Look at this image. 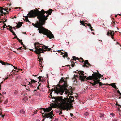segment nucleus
Segmentation results:
<instances>
[{
  "mask_svg": "<svg viewBox=\"0 0 121 121\" xmlns=\"http://www.w3.org/2000/svg\"><path fill=\"white\" fill-rule=\"evenodd\" d=\"M84 22V21H81V20H80V23H81V24L82 25L85 26V24Z\"/></svg>",
  "mask_w": 121,
  "mask_h": 121,
  "instance_id": "25",
  "label": "nucleus"
},
{
  "mask_svg": "<svg viewBox=\"0 0 121 121\" xmlns=\"http://www.w3.org/2000/svg\"><path fill=\"white\" fill-rule=\"evenodd\" d=\"M1 84L0 83V90H1Z\"/></svg>",
  "mask_w": 121,
  "mask_h": 121,
  "instance_id": "60",
  "label": "nucleus"
},
{
  "mask_svg": "<svg viewBox=\"0 0 121 121\" xmlns=\"http://www.w3.org/2000/svg\"><path fill=\"white\" fill-rule=\"evenodd\" d=\"M30 86L31 87H34V86L32 85V84L30 85Z\"/></svg>",
  "mask_w": 121,
  "mask_h": 121,
  "instance_id": "44",
  "label": "nucleus"
},
{
  "mask_svg": "<svg viewBox=\"0 0 121 121\" xmlns=\"http://www.w3.org/2000/svg\"><path fill=\"white\" fill-rule=\"evenodd\" d=\"M20 116L21 117H23L25 113V112L23 109H22L20 111Z\"/></svg>",
  "mask_w": 121,
  "mask_h": 121,
  "instance_id": "15",
  "label": "nucleus"
},
{
  "mask_svg": "<svg viewBox=\"0 0 121 121\" xmlns=\"http://www.w3.org/2000/svg\"><path fill=\"white\" fill-rule=\"evenodd\" d=\"M115 83H111L109 85L111 86H112L115 89H118L116 87V86L115 85Z\"/></svg>",
  "mask_w": 121,
  "mask_h": 121,
  "instance_id": "17",
  "label": "nucleus"
},
{
  "mask_svg": "<svg viewBox=\"0 0 121 121\" xmlns=\"http://www.w3.org/2000/svg\"><path fill=\"white\" fill-rule=\"evenodd\" d=\"M69 98L65 97L63 99V97H58L57 100V103L59 104H61L62 105L60 106V108L61 110H66L68 111L70 110L71 108H73L72 105V103L74 101V97L69 96Z\"/></svg>",
  "mask_w": 121,
  "mask_h": 121,
  "instance_id": "2",
  "label": "nucleus"
},
{
  "mask_svg": "<svg viewBox=\"0 0 121 121\" xmlns=\"http://www.w3.org/2000/svg\"><path fill=\"white\" fill-rule=\"evenodd\" d=\"M22 22H19L18 24L16 23V24H17V25L16 26V27L19 28L21 27V26H22Z\"/></svg>",
  "mask_w": 121,
  "mask_h": 121,
  "instance_id": "16",
  "label": "nucleus"
},
{
  "mask_svg": "<svg viewBox=\"0 0 121 121\" xmlns=\"http://www.w3.org/2000/svg\"><path fill=\"white\" fill-rule=\"evenodd\" d=\"M65 93L66 95H68V96H69V95H73L72 94L73 92L71 91V92L67 91H66Z\"/></svg>",
  "mask_w": 121,
  "mask_h": 121,
  "instance_id": "18",
  "label": "nucleus"
},
{
  "mask_svg": "<svg viewBox=\"0 0 121 121\" xmlns=\"http://www.w3.org/2000/svg\"><path fill=\"white\" fill-rule=\"evenodd\" d=\"M39 55L38 56V58H39V57H40V58H41L40 56V55Z\"/></svg>",
  "mask_w": 121,
  "mask_h": 121,
  "instance_id": "58",
  "label": "nucleus"
},
{
  "mask_svg": "<svg viewBox=\"0 0 121 121\" xmlns=\"http://www.w3.org/2000/svg\"><path fill=\"white\" fill-rule=\"evenodd\" d=\"M84 72L83 71H79L78 73L79 75H76V76L79 77L80 80L82 82L84 81H86L87 80H93V81H94L95 73L92 74V76H90L88 77L86 76H84Z\"/></svg>",
  "mask_w": 121,
  "mask_h": 121,
  "instance_id": "5",
  "label": "nucleus"
},
{
  "mask_svg": "<svg viewBox=\"0 0 121 121\" xmlns=\"http://www.w3.org/2000/svg\"><path fill=\"white\" fill-rule=\"evenodd\" d=\"M14 18H15V15L14 16V17H13L12 18V19H14Z\"/></svg>",
  "mask_w": 121,
  "mask_h": 121,
  "instance_id": "61",
  "label": "nucleus"
},
{
  "mask_svg": "<svg viewBox=\"0 0 121 121\" xmlns=\"http://www.w3.org/2000/svg\"><path fill=\"white\" fill-rule=\"evenodd\" d=\"M40 84H39V86H38L37 87V89H39V86H40Z\"/></svg>",
  "mask_w": 121,
  "mask_h": 121,
  "instance_id": "48",
  "label": "nucleus"
},
{
  "mask_svg": "<svg viewBox=\"0 0 121 121\" xmlns=\"http://www.w3.org/2000/svg\"><path fill=\"white\" fill-rule=\"evenodd\" d=\"M15 70H13V71L11 72V76L13 77V75H14Z\"/></svg>",
  "mask_w": 121,
  "mask_h": 121,
  "instance_id": "23",
  "label": "nucleus"
},
{
  "mask_svg": "<svg viewBox=\"0 0 121 121\" xmlns=\"http://www.w3.org/2000/svg\"><path fill=\"white\" fill-rule=\"evenodd\" d=\"M71 66H72V67H73L75 66V64L74 62L73 61L71 62Z\"/></svg>",
  "mask_w": 121,
  "mask_h": 121,
  "instance_id": "26",
  "label": "nucleus"
},
{
  "mask_svg": "<svg viewBox=\"0 0 121 121\" xmlns=\"http://www.w3.org/2000/svg\"><path fill=\"white\" fill-rule=\"evenodd\" d=\"M3 23L4 24V26H6V27H7V26H6V24L4 23V22H3Z\"/></svg>",
  "mask_w": 121,
  "mask_h": 121,
  "instance_id": "41",
  "label": "nucleus"
},
{
  "mask_svg": "<svg viewBox=\"0 0 121 121\" xmlns=\"http://www.w3.org/2000/svg\"><path fill=\"white\" fill-rule=\"evenodd\" d=\"M38 59H39V61L40 62H41V63H42V60H43L42 58H40V57H39V58H38Z\"/></svg>",
  "mask_w": 121,
  "mask_h": 121,
  "instance_id": "27",
  "label": "nucleus"
},
{
  "mask_svg": "<svg viewBox=\"0 0 121 121\" xmlns=\"http://www.w3.org/2000/svg\"><path fill=\"white\" fill-rule=\"evenodd\" d=\"M44 16L43 15L37 17L39 20L37 21L35 24L32 23V25L35 27L38 28V30H39V33H42L46 35L50 39H52V38H54L52 32L42 26L43 25L45 24V23L46 22V20L48 19V16H46L45 18H44Z\"/></svg>",
  "mask_w": 121,
  "mask_h": 121,
  "instance_id": "1",
  "label": "nucleus"
},
{
  "mask_svg": "<svg viewBox=\"0 0 121 121\" xmlns=\"http://www.w3.org/2000/svg\"><path fill=\"white\" fill-rule=\"evenodd\" d=\"M39 64H40V65H41V66H42V63H41V62H40Z\"/></svg>",
  "mask_w": 121,
  "mask_h": 121,
  "instance_id": "62",
  "label": "nucleus"
},
{
  "mask_svg": "<svg viewBox=\"0 0 121 121\" xmlns=\"http://www.w3.org/2000/svg\"><path fill=\"white\" fill-rule=\"evenodd\" d=\"M0 114L1 115H2V116L3 117H4V115H2V113H0Z\"/></svg>",
  "mask_w": 121,
  "mask_h": 121,
  "instance_id": "51",
  "label": "nucleus"
},
{
  "mask_svg": "<svg viewBox=\"0 0 121 121\" xmlns=\"http://www.w3.org/2000/svg\"><path fill=\"white\" fill-rule=\"evenodd\" d=\"M8 78L7 77H6L5 78V79H4H4H3V80L4 81H5V80H6Z\"/></svg>",
  "mask_w": 121,
  "mask_h": 121,
  "instance_id": "37",
  "label": "nucleus"
},
{
  "mask_svg": "<svg viewBox=\"0 0 121 121\" xmlns=\"http://www.w3.org/2000/svg\"><path fill=\"white\" fill-rule=\"evenodd\" d=\"M110 115H113H113H114V114H113V113H111V114H110Z\"/></svg>",
  "mask_w": 121,
  "mask_h": 121,
  "instance_id": "56",
  "label": "nucleus"
},
{
  "mask_svg": "<svg viewBox=\"0 0 121 121\" xmlns=\"http://www.w3.org/2000/svg\"><path fill=\"white\" fill-rule=\"evenodd\" d=\"M22 70V69H18L17 67H16V72H17L18 73L21 72V71Z\"/></svg>",
  "mask_w": 121,
  "mask_h": 121,
  "instance_id": "19",
  "label": "nucleus"
},
{
  "mask_svg": "<svg viewBox=\"0 0 121 121\" xmlns=\"http://www.w3.org/2000/svg\"><path fill=\"white\" fill-rule=\"evenodd\" d=\"M37 111L36 110V111H35L34 112V114H36L37 113Z\"/></svg>",
  "mask_w": 121,
  "mask_h": 121,
  "instance_id": "39",
  "label": "nucleus"
},
{
  "mask_svg": "<svg viewBox=\"0 0 121 121\" xmlns=\"http://www.w3.org/2000/svg\"><path fill=\"white\" fill-rule=\"evenodd\" d=\"M30 51H33L34 52V51H35V50H33V49H30Z\"/></svg>",
  "mask_w": 121,
  "mask_h": 121,
  "instance_id": "63",
  "label": "nucleus"
},
{
  "mask_svg": "<svg viewBox=\"0 0 121 121\" xmlns=\"http://www.w3.org/2000/svg\"><path fill=\"white\" fill-rule=\"evenodd\" d=\"M89 114L88 112H85L84 113V115H86V116L88 115Z\"/></svg>",
  "mask_w": 121,
  "mask_h": 121,
  "instance_id": "35",
  "label": "nucleus"
},
{
  "mask_svg": "<svg viewBox=\"0 0 121 121\" xmlns=\"http://www.w3.org/2000/svg\"><path fill=\"white\" fill-rule=\"evenodd\" d=\"M20 42L21 43V45H24V44H23V42Z\"/></svg>",
  "mask_w": 121,
  "mask_h": 121,
  "instance_id": "52",
  "label": "nucleus"
},
{
  "mask_svg": "<svg viewBox=\"0 0 121 121\" xmlns=\"http://www.w3.org/2000/svg\"><path fill=\"white\" fill-rule=\"evenodd\" d=\"M34 45L35 49L34 52L38 55H40L41 53H44V51H49L51 50V48H48V46L47 47L42 44H40L38 42L35 43Z\"/></svg>",
  "mask_w": 121,
  "mask_h": 121,
  "instance_id": "4",
  "label": "nucleus"
},
{
  "mask_svg": "<svg viewBox=\"0 0 121 121\" xmlns=\"http://www.w3.org/2000/svg\"><path fill=\"white\" fill-rule=\"evenodd\" d=\"M31 84V83L30 82H29V84L30 85Z\"/></svg>",
  "mask_w": 121,
  "mask_h": 121,
  "instance_id": "54",
  "label": "nucleus"
},
{
  "mask_svg": "<svg viewBox=\"0 0 121 121\" xmlns=\"http://www.w3.org/2000/svg\"><path fill=\"white\" fill-rule=\"evenodd\" d=\"M52 92H51V93L50 94V95L49 96V98H50L52 96V95H51V94L52 93Z\"/></svg>",
  "mask_w": 121,
  "mask_h": 121,
  "instance_id": "34",
  "label": "nucleus"
},
{
  "mask_svg": "<svg viewBox=\"0 0 121 121\" xmlns=\"http://www.w3.org/2000/svg\"><path fill=\"white\" fill-rule=\"evenodd\" d=\"M1 62V63L2 64V65H10V64H9V63H5L4 62V61H2L1 62Z\"/></svg>",
  "mask_w": 121,
  "mask_h": 121,
  "instance_id": "22",
  "label": "nucleus"
},
{
  "mask_svg": "<svg viewBox=\"0 0 121 121\" xmlns=\"http://www.w3.org/2000/svg\"><path fill=\"white\" fill-rule=\"evenodd\" d=\"M61 51H63L62 50H58V52L60 53H61Z\"/></svg>",
  "mask_w": 121,
  "mask_h": 121,
  "instance_id": "38",
  "label": "nucleus"
},
{
  "mask_svg": "<svg viewBox=\"0 0 121 121\" xmlns=\"http://www.w3.org/2000/svg\"><path fill=\"white\" fill-rule=\"evenodd\" d=\"M65 52H61V54L62 55H63V54H64Z\"/></svg>",
  "mask_w": 121,
  "mask_h": 121,
  "instance_id": "46",
  "label": "nucleus"
},
{
  "mask_svg": "<svg viewBox=\"0 0 121 121\" xmlns=\"http://www.w3.org/2000/svg\"><path fill=\"white\" fill-rule=\"evenodd\" d=\"M4 19L5 20V21H3V22H6L7 21V19Z\"/></svg>",
  "mask_w": 121,
  "mask_h": 121,
  "instance_id": "43",
  "label": "nucleus"
},
{
  "mask_svg": "<svg viewBox=\"0 0 121 121\" xmlns=\"http://www.w3.org/2000/svg\"><path fill=\"white\" fill-rule=\"evenodd\" d=\"M117 92L119 94L120 93V92L119 90H117Z\"/></svg>",
  "mask_w": 121,
  "mask_h": 121,
  "instance_id": "53",
  "label": "nucleus"
},
{
  "mask_svg": "<svg viewBox=\"0 0 121 121\" xmlns=\"http://www.w3.org/2000/svg\"><path fill=\"white\" fill-rule=\"evenodd\" d=\"M53 91V89H52L51 90V92H52V91Z\"/></svg>",
  "mask_w": 121,
  "mask_h": 121,
  "instance_id": "47",
  "label": "nucleus"
},
{
  "mask_svg": "<svg viewBox=\"0 0 121 121\" xmlns=\"http://www.w3.org/2000/svg\"><path fill=\"white\" fill-rule=\"evenodd\" d=\"M118 106H119V108H118V109L119 110H120V108H121V106L119 104V105H118Z\"/></svg>",
  "mask_w": 121,
  "mask_h": 121,
  "instance_id": "40",
  "label": "nucleus"
},
{
  "mask_svg": "<svg viewBox=\"0 0 121 121\" xmlns=\"http://www.w3.org/2000/svg\"><path fill=\"white\" fill-rule=\"evenodd\" d=\"M1 102H2L4 104H6L7 103L8 101L7 100H6L5 102H4L3 101H2L0 100V103H1Z\"/></svg>",
  "mask_w": 121,
  "mask_h": 121,
  "instance_id": "28",
  "label": "nucleus"
},
{
  "mask_svg": "<svg viewBox=\"0 0 121 121\" xmlns=\"http://www.w3.org/2000/svg\"><path fill=\"white\" fill-rule=\"evenodd\" d=\"M62 111H61L59 113V115H61L62 114Z\"/></svg>",
  "mask_w": 121,
  "mask_h": 121,
  "instance_id": "45",
  "label": "nucleus"
},
{
  "mask_svg": "<svg viewBox=\"0 0 121 121\" xmlns=\"http://www.w3.org/2000/svg\"><path fill=\"white\" fill-rule=\"evenodd\" d=\"M8 8H5V9L3 8L2 7L0 8V13H2L0 14L1 16H3L4 14H5L6 13L5 12H4L3 10H4L5 11H6L7 10H8Z\"/></svg>",
  "mask_w": 121,
  "mask_h": 121,
  "instance_id": "13",
  "label": "nucleus"
},
{
  "mask_svg": "<svg viewBox=\"0 0 121 121\" xmlns=\"http://www.w3.org/2000/svg\"><path fill=\"white\" fill-rule=\"evenodd\" d=\"M25 21H26V22H28V21H27V20L26 19V18H25Z\"/></svg>",
  "mask_w": 121,
  "mask_h": 121,
  "instance_id": "57",
  "label": "nucleus"
},
{
  "mask_svg": "<svg viewBox=\"0 0 121 121\" xmlns=\"http://www.w3.org/2000/svg\"><path fill=\"white\" fill-rule=\"evenodd\" d=\"M73 60H75V61H76V60H78V61L80 60L79 58L78 57L76 58V57L75 56H73Z\"/></svg>",
  "mask_w": 121,
  "mask_h": 121,
  "instance_id": "24",
  "label": "nucleus"
},
{
  "mask_svg": "<svg viewBox=\"0 0 121 121\" xmlns=\"http://www.w3.org/2000/svg\"><path fill=\"white\" fill-rule=\"evenodd\" d=\"M70 115L71 116H73V114H72V113H70Z\"/></svg>",
  "mask_w": 121,
  "mask_h": 121,
  "instance_id": "55",
  "label": "nucleus"
},
{
  "mask_svg": "<svg viewBox=\"0 0 121 121\" xmlns=\"http://www.w3.org/2000/svg\"><path fill=\"white\" fill-rule=\"evenodd\" d=\"M31 83H33H33H35L36 82H37V81H35V80H34V79H31Z\"/></svg>",
  "mask_w": 121,
  "mask_h": 121,
  "instance_id": "29",
  "label": "nucleus"
},
{
  "mask_svg": "<svg viewBox=\"0 0 121 121\" xmlns=\"http://www.w3.org/2000/svg\"><path fill=\"white\" fill-rule=\"evenodd\" d=\"M7 27H9V28H7V29H9L10 30L11 32L13 33V35H15L14 37L13 38V39H14L15 38V33L13 30V29H15V27H12L11 26H10V25H8L7 26Z\"/></svg>",
  "mask_w": 121,
  "mask_h": 121,
  "instance_id": "11",
  "label": "nucleus"
},
{
  "mask_svg": "<svg viewBox=\"0 0 121 121\" xmlns=\"http://www.w3.org/2000/svg\"><path fill=\"white\" fill-rule=\"evenodd\" d=\"M18 8H19V9H20L21 8L20 7H16V8H15L16 9Z\"/></svg>",
  "mask_w": 121,
  "mask_h": 121,
  "instance_id": "50",
  "label": "nucleus"
},
{
  "mask_svg": "<svg viewBox=\"0 0 121 121\" xmlns=\"http://www.w3.org/2000/svg\"><path fill=\"white\" fill-rule=\"evenodd\" d=\"M112 121H117V120L116 119H114Z\"/></svg>",
  "mask_w": 121,
  "mask_h": 121,
  "instance_id": "64",
  "label": "nucleus"
},
{
  "mask_svg": "<svg viewBox=\"0 0 121 121\" xmlns=\"http://www.w3.org/2000/svg\"><path fill=\"white\" fill-rule=\"evenodd\" d=\"M43 10H42L41 12H39L38 11L36 10L33 11V10H31L29 13L27 14V16H25V18H26L27 20V21L28 22L30 23L31 22L29 21L28 19V17L31 18H34L39 13H42L43 14Z\"/></svg>",
  "mask_w": 121,
  "mask_h": 121,
  "instance_id": "7",
  "label": "nucleus"
},
{
  "mask_svg": "<svg viewBox=\"0 0 121 121\" xmlns=\"http://www.w3.org/2000/svg\"><path fill=\"white\" fill-rule=\"evenodd\" d=\"M16 38H17V40L19 41V42H22V40H20L18 38H17V36L16 35Z\"/></svg>",
  "mask_w": 121,
  "mask_h": 121,
  "instance_id": "31",
  "label": "nucleus"
},
{
  "mask_svg": "<svg viewBox=\"0 0 121 121\" xmlns=\"http://www.w3.org/2000/svg\"><path fill=\"white\" fill-rule=\"evenodd\" d=\"M114 33L113 31H111L110 30H109L107 32V35L108 36L110 35L111 37V38L112 39L114 38Z\"/></svg>",
  "mask_w": 121,
  "mask_h": 121,
  "instance_id": "12",
  "label": "nucleus"
},
{
  "mask_svg": "<svg viewBox=\"0 0 121 121\" xmlns=\"http://www.w3.org/2000/svg\"><path fill=\"white\" fill-rule=\"evenodd\" d=\"M41 109H43V111L45 112H49L52 109V108H46L45 109L44 108H42ZM54 116V115L53 114V112L52 111H51V112L48 113H47L45 112V114L44 116L42 115L43 117L44 118H49V121H52V119L53 118V116ZM44 119H43V120L42 121H44Z\"/></svg>",
  "mask_w": 121,
  "mask_h": 121,
  "instance_id": "6",
  "label": "nucleus"
},
{
  "mask_svg": "<svg viewBox=\"0 0 121 121\" xmlns=\"http://www.w3.org/2000/svg\"><path fill=\"white\" fill-rule=\"evenodd\" d=\"M63 82V84L61 85H60L58 84L57 86L59 88H58L57 87H55L56 89L55 90V93H56L58 94L59 93L61 95H62L65 92V91L67 90L66 88L68 86V85L67 84L66 81H64L63 80V78L59 82V83L61 84Z\"/></svg>",
  "mask_w": 121,
  "mask_h": 121,
  "instance_id": "3",
  "label": "nucleus"
},
{
  "mask_svg": "<svg viewBox=\"0 0 121 121\" xmlns=\"http://www.w3.org/2000/svg\"><path fill=\"white\" fill-rule=\"evenodd\" d=\"M64 52L65 53L63 55V57L64 58H65V57H66L68 59V55L67 54V53L66 52H65L64 51Z\"/></svg>",
  "mask_w": 121,
  "mask_h": 121,
  "instance_id": "20",
  "label": "nucleus"
},
{
  "mask_svg": "<svg viewBox=\"0 0 121 121\" xmlns=\"http://www.w3.org/2000/svg\"><path fill=\"white\" fill-rule=\"evenodd\" d=\"M94 81L93 83L91 82L90 83L92 84L93 86H94L98 84L99 82H100V80L99 79L101 78V75L99 73L98 74L97 73H95V75H94Z\"/></svg>",
  "mask_w": 121,
  "mask_h": 121,
  "instance_id": "9",
  "label": "nucleus"
},
{
  "mask_svg": "<svg viewBox=\"0 0 121 121\" xmlns=\"http://www.w3.org/2000/svg\"><path fill=\"white\" fill-rule=\"evenodd\" d=\"M42 77L41 76H39V77L37 78L38 79H39V81H40L41 82H44V81H43V80L41 79V78L42 77Z\"/></svg>",
  "mask_w": 121,
  "mask_h": 121,
  "instance_id": "21",
  "label": "nucleus"
},
{
  "mask_svg": "<svg viewBox=\"0 0 121 121\" xmlns=\"http://www.w3.org/2000/svg\"><path fill=\"white\" fill-rule=\"evenodd\" d=\"M87 24L88 25V26H89L90 27L91 26V25L89 23L88 24L87 23Z\"/></svg>",
  "mask_w": 121,
  "mask_h": 121,
  "instance_id": "42",
  "label": "nucleus"
},
{
  "mask_svg": "<svg viewBox=\"0 0 121 121\" xmlns=\"http://www.w3.org/2000/svg\"><path fill=\"white\" fill-rule=\"evenodd\" d=\"M90 28L92 31H94V30L92 29V27L91 26L90 27Z\"/></svg>",
  "mask_w": 121,
  "mask_h": 121,
  "instance_id": "33",
  "label": "nucleus"
},
{
  "mask_svg": "<svg viewBox=\"0 0 121 121\" xmlns=\"http://www.w3.org/2000/svg\"><path fill=\"white\" fill-rule=\"evenodd\" d=\"M98 83L99 84V86H102V83L101 82H99V83Z\"/></svg>",
  "mask_w": 121,
  "mask_h": 121,
  "instance_id": "36",
  "label": "nucleus"
},
{
  "mask_svg": "<svg viewBox=\"0 0 121 121\" xmlns=\"http://www.w3.org/2000/svg\"><path fill=\"white\" fill-rule=\"evenodd\" d=\"M3 21H0V22L1 23H3Z\"/></svg>",
  "mask_w": 121,
  "mask_h": 121,
  "instance_id": "59",
  "label": "nucleus"
},
{
  "mask_svg": "<svg viewBox=\"0 0 121 121\" xmlns=\"http://www.w3.org/2000/svg\"><path fill=\"white\" fill-rule=\"evenodd\" d=\"M100 116H99L100 117H104V115L102 113H100Z\"/></svg>",
  "mask_w": 121,
  "mask_h": 121,
  "instance_id": "32",
  "label": "nucleus"
},
{
  "mask_svg": "<svg viewBox=\"0 0 121 121\" xmlns=\"http://www.w3.org/2000/svg\"><path fill=\"white\" fill-rule=\"evenodd\" d=\"M36 9L33 10V11L36 10L39 11V12H41L42 10H43V14L42 13H39L36 16H37V17L39 16H44V17H46V16H48V17L49 15H51V14L52 13V10L51 9H50L48 10L47 11H45L43 9H42L41 11H39V9H40V8H38L37 9V8L35 9Z\"/></svg>",
  "mask_w": 121,
  "mask_h": 121,
  "instance_id": "8",
  "label": "nucleus"
},
{
  "mask_svg": "<svg viewBox=\"0 0 121 121\" xmlns=\"http://www.w3.org/2000/svg\"><path fill=\"white\" fill-rule=\"evenodd\" d=\"M80 59H81L82 60V61H81V62L82 63L83 62H84V64L83 65V66L84 67H87L91 65L88 62V60H86L85 61H84L83 58H80Z\"/></svg>",
  "mask_w": 121,
  "mask_h": 121,
  "instance_id": "10",
  "label": "nucleus"
},
{
  "mask_svg": "<svg viewBox=\"0 0 121 121\" xmlns=\"http://www.w3.org/2000/svg\"><path fill=\"white\" fill-rule=\"evenodd\" d=\"M118 103L117 102H116V105L118 106V105H119V104H118Z\"/></svg>",
  "mask_w": 121,
  "mask_h": 121,
  "instance_id": "49",
  "label": "nucleus"
},
{
  "mask_svg": "<svg viewBox=\"0 0 121 121\" xmlns=\"http://www.w3.org/2000/svg\"><path fill=\"white\" fill-rule=\"evenodd\" d=\"M24 48L25 49V50H26V47H25ZM24 49V48H22V47H20L19 49H20L22 50V49H23V50H24L23 49Z\"/></svg>",
  "mask_w": 121,
  "mask_h": 121,
  "instance_id": "30",
  "label": "nucleus"
},
{
  "mask_svg": "<svg viewBox=\"0 0 121 121\" xmlns=\"http://www.w3.org/2000/svg\"><path fill=\"white\" fill-rule=\"evenodd\" d=\"M58 97H63L62 96H57L56 97H53L52 98V99L54 98V100H52L53 102L55 103L56 104H58V105H60V106H61L62 104H59L58 103H57V100L56 99H57V98Z\"/></svg>",
  "mask_w": 121,
  "mask_h": 121,
  "instance_id": "14",
  "label": "nucleus"
}]
</instances>
